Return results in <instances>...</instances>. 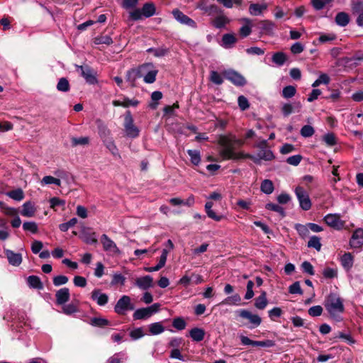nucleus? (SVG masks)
Returning <instances> with one entry per match:
<instances>
[{"mask_svg":"<svg viewBox=\"0 0 363 363\" xmlns=\"http://www.w3.org/2000/svg\"><path fill=\"white\" fill-rule=\"evenodd\" d=\"M218 144L220 146L219 155L223 160L250 159L255 164H260L261 160L272 161L274 159V155L269 149L261 150L256 155L242 152H236V146H242L244 144V141L237 138L235 135L232 134L219 135Z\"/></svg>","mask_w":363,"mask_h":363,"instance_id":"obj_1","label":"nucleus"},{"mask_svg":"<svg viewBox=\"0 0 363 363\" xmlns=\"http://www.w3.org/2000/svg\"><path fill=\"white\" fill-rule=\"evenodd\" d=\"M324 306L330 317L335 321L342 320V314L345 311L343 300L337 294L330 293L325 299Z\"/></svg>","mask_w":363,"mask_h":363,"instance_id":"obj_2","label":"nucleus"},{"mask_svg":"<svg viewBox=\"0 0 363 363\" xmlns=\"http://www.w3.org/2000/svg\"><path fill=\"white\" fill-rule=\"evenodd\" d=\"M140 77H143V80L147 84H152L156 80L158 70L151 62L144 63L138 67Z\"/></svg>","mask_w":363,"mask_h":363,"instance_id":"obj_3","label":"nucleus"},{"mask_svg":"<svg viewBox=\"0 0 363 363\" xmlns=\"http://www.w3.org/2000/svg\"><path fill=\"white\" fill-rule=\"evenodd\" d=\"M156 8L153 3H145L143 4L141 9H136L130 12V19L133 21L140 20L143 16L150 18L155 14Z\"/></svg>","mask_w":363,"mask_h":363,"instance_id":"obj_4","label":"nucleus"},{"mask_svg":"<svg viewBox=\"0 0 363 363\" xmlns=\"http://www.w3.org/2000/svg\"><path fill=\"white\" fill-rule=\"evenodd\" d=\"M135 309V305L129 296L123 295L114 306V312L120 315H125L129 311Z\"/></svg>","mask_w":363,"mask_h":363,"instance_id":"obj_5","label":"nucleus"},{"mask_svg":"<svg viewBox=\"0 0 363 363\" xmlns=\"http://www.w3.org/2000/svg\"><path fill=\"white\" fill-rule=\"evenodd\" d=\"M160 306L159 303H154L146 308L136 309L133 314V318L135 320L148 319L159 311Z\"/></svg>","mask_w":363,"mask_h":363,"instance_id":"obj_6","label":"nucleus"},{"mask_svg":"<svg viewBox=\"0 0 363 363\" xmlns=\"http://www.w3.org/2000/svg\"><path fill=\"white\" fill-rule=\"evenodd\" d=\"M323 221L330 228L341 230L344 228L345 221L341 219L340 214L328 213L323 217Z\"/></svg>","mask_w":363,"mask_h":363,"instance_id":"obj_7","label":"nucleus"},{"mask_svg":"<svg viewBox=\"0 0 363 363\" xmlns=\"http://www.w3.org/2000/svg\"><path fill=\"white\" fill-rule=\"evenodd\" d=\"M294 192L300 207L303 211H308L311 208L312 203L307 191L302 186H298L295 189Z\"/></svg>","mask_w":363,"mask_h":363,"instance_id":"obj_8","label":"nucleus"},{"mask_svg":"<svg viewBox=\"0 0 363 363\" xmlns=\"http://www.w3.org/2000/svg\"><path fill=\"white\" fill-rule=\"evenodd\" d=\"M124 128L127 136L135 138L139 135L138 128L133 123V118L130 112L127 111L125 116Z\"/></svg>","mask_w":363,"mask_h":363,"instance_id":"obj_9","label":"nucleus"},{"mask_svg":"<svg viewBox=\"0 0 363 363\" xmlns=\"http://www.w3.org/2000/svg\"><path fill=\"white\" fill-rule=\"evenodd\" d=\"M240 340L242 345H252L254 347H272L275 346V342L272 340H265L262 341L252 340L245 335H240Z\"/></svg>","mask_w":363,"mask_h":363,"instance_id":"obj_10","label":"nucleus"},{"mask_svg":"<svg viewBox=\"0 0 363 363\" xmlns=\"http://www.w3.org/2000/svg\"><path fill=\"white\" fill-rule=\"evenodd\" d=\"M224 77L231 82L234 85L237 86H243L246 84L247 81L245 77L241 75L240 73L234 71V70H227L225 71Z\"/></svg>","mask_w":363,"mask_h":363,"instance_id":"obj_11","label":"nucleus"},{"mask_svg":"<svg viewBox=\"0 0 363 363\" xmlns=\"http://www.w3.org/2000/svg\"><path fill=\"white\" fill-rule=\"evenodd\" d=\"M79 238L83 242L89 245L96 244L98 242L96 233L92 231L91 228L84 225L81 227Z\"/></svg>","mask_w":363,"mask_h":363,"instance_id":"obj_12","label":"nucleus"},{"mask_svg":"<svg viewBox=\"0 0 363 363\" xmlns=\"http://www.w3.org/2000/svg\"><path fill=\"white\" fill-rule=\"evenodd\" d=\"M172 14L174 18L180 23L187 26L192 28H196L197 24L190 17L184 14L180 10L176 9L172 11Z\"/></svg>","mask_w":363,"mask_h":363,"instance_id":"obj_13","label":"nucleus"},{"mask_svg":"<svg viewBox=\"0 0 363 363\" xmlns=\"http://www.w3.org/2000/svg\"><path fill=\"white\" fill-rule=\"evenodd\" d=\"M236 313L240 318H246L249 320V322L252 324L250 328H257L261 324L262 319L258 315L252 314L251 312L245 309L238 310L236 311Z\"/></svg>","mask_w":363,"mask_h":363,"instance_id":"obj_14","label":"nucleus"},{"mask_svg":"<svg viewBox=\"0 0 363 363\" xmlns=\"http://www.w3.org/2000/svg\"><path fill=\"white\" fill-rule=\"evenodd\" d=\"M77 70L81 71L82 76L88 84H96L98 83L96 72L89 66H77Z\"/></svg>","mask_w":363,"mask_h":363,"instance_id":"obj_15","label":"nucleus"},{"mask_svg":"<svg viewBox=\"0 0 363 363\" xmlns=\"http://www.w3.org/2000/svg\"><path fill=\"white\" fill-rule=\"evenodd\" d=\"M101 242L104 251L114 254L120 253V250L117 247L116 244L107 235L103 234L101 236Z\"/></svg>","mask_w":363,"mask_h":363,"instance_id":"obj_16","label":"nucleus"},{"mask_svg":"<svg viewBox=\"0 0 363 363\" xmlns=\"http://www.w3.org/2000/svg\"><path fill=\"white\" fill-rule=\"evenodd\" d=\"M350 245L352 248H359L363 245V228H357L353 232Z\"/></svg>","mask_w":363,"mask_h":363,"instance_id":"obj_17","label":"nucleus"},{"mask_svg":"<svg viewBox=\"0 0 363 363\" xmlns=\"http://www.w3.org/2000/svg\"><path fill=\"white\" fill-rule=\"evenodd\" d=\"M4 254L11 265L18 267L22 263L23 258L21 253H16L11 250L4 249Z\"/></svg>","mask_w":363,"mask_h":363,"instance_id":"obj_18","label":"nucleus"},{"mask_svg":"<svg viewBox=\"0 0 363 363\" xmlns=\"http://www.w3.org/2000/svg\"><path fill=\"white\" fill-rule=\"evenodd\" d=\"M91 298L100 306H105L108 301V296L101 293L99 289H94L91 292Z\"/></svg>","mask_w":363,"mask_h":363,"instance_id":"obj_19","label":"nucleus"},{"mask_svg":"<svg viewBox=\"0 0 363 363\" xmlns=\"http://www.w3.org/2000/svg\"><path fill=\"white\" fill-rule=\"evenodd\" d=\"M69 289L67 287L62 288L55 293L56 303L57 305H64L69 301Z\"/></svg>","mask_w":363,"mask_h":363,"instance_id":"obj_20","label":"nucleus"},{"mask_svg":"<svg viewBox=\"0 0 363 363\" xmlns=\"http://www.w3.org/2000/svg\"><path fill=\"white\" fill-rule=\"evenodd\" d=\"M167 255H168L167 249H163L162 251V255L160 257V260H159V262L157 263V264L154 267H150L146 268L145 271L149 272L159 271L160 269H162L165 265Z\"/></svg>","mask_w":363,"mask_h":363,"instance_id":"obj_21","label":"nucleus"},{"mask_svg":"<svg viewBox=\"0 0 363 363\" xmlns=\"http://www.w3.org/2000/svg\"><path fill=\"white\" fill-rule=\"evenodd\" d=\"M230 19L223 14H219L211 21V24L213 27L218 29H221L225 27L226 25L229 24Z\"/></svg>","mask_w":363,"mask_h":363,"instance_id":"obj_22","label":"nucleus"},{"mask_svg":"<svg viewBox=\"0 0 363 363\" xmlns=\"http://www.w3.org/2000/svg\"><path fill=\"white\" fill-rule=\"evenodd\" d=\"M35 211L34 204L31 201H27L23 204L21 214L24 217L31 218L34 216Z\"/></svg>","mask_w":363,"mask_h":363,"instance_id":"obj_23","label":"nucleus"},{"mask_svg":"<svg viewBox=\"0 0 363 363\" xmlns=\"http://www.w3.org/2000/svg\"><path fill=\"white\" fill-rule=\"evenodd\" d=\"M213 206V203L211 201H207L205 204V211L208 217L216 221H220L221 220L225 218V216L218 215L215 213L213 210H212Z\"/></svg>","mask_w":363,"mask_h":363,"instance_id":"obj_24","label":"nucleus"},{"mask_svg":"<svg viewBox=\"0 0 363 363\" xmlns=\"http://www.w3.org/2000/svg\"><path fill=\"white\" fill-rule=\"evenodd\" d=\"M340 262L342 267L349 271L352 269L354 263V257L350 252H345L340 257Z\"/></svg>","mask_w":363,"mask_h":363,"instance_id":"obj_25","label":"nucleus"},{"mask_svg":"<svg viewBox=\"0 0 363 363\" xmlns=\"http://www.w3.org/2000/svg\"><path fill=\"white\" fill-rule=\"evenodd\" d=\"M138 78H140L138 67L130 69L127 71L125 79L128 82L130 83L132 87L135 86V82Z\"/></svg>","mask_w":363,"mask_h":363,"instance_id":"obj_26","label":"nucleus"},{"mask_svg":"<svg viewBox=\"0 0 363 363\" xmlns=\"http://www.w3.org/2000/svg\"><path fill=\"white\" fill-rule=\"evenodd\" d=\"M221 45L225 48H231L237 42V38L234 34L225 33L223 35Z\"/></svg>","mask_w":363,"mask_h":363,"instance_id":"obj_27","label":"nucleus"},{"mask_svg":"<svg viewBox=\"0 0 363 363\" xmlns=\"http://www.w3.org/2000/svg\"><path fill=\"white\" fill-rule=\"evenodd\" d=\"M275 28V23L269 20H264L259 22V28L262 33L271 35Z\"/></svg>","mask_w":363,"mask_h":363,"instance_id":"obj_28","label":"nucleus"},{"mask_svg":"<svg viewBox=\"0 0 363 363\" xmlns=\"http://www.w3.org/2000/svg\"><path fill=\"white\" fill-rule=\"evenodd\" d=\"M242 21L245 23L240 28L239 33L242 38H246L252 33V21L250 19L246 18H242Z\"/></svg>","mask_w":363,"mask_h":363,"instance_id":"obj_29","label":"nucleus"},{"mask_svg":"<svg viewBox=\"0 0 363 363\" xmlns=\"http://www.w3.org/2000/svg\"><path fill=\"white\" fill-rule=\"evenodd\" d=\"M62 313L67 315L77 313L79 311V302L77 301L69 304L65 303L62 305Z\"/></svg>","mask_w":363,"mask_h":363,"instance_id":"obj_30","label":"nucleus"},{"mask_svg":"<svg viewBox=\"0 0 363 363\" xmlns=\"http://www.w3.org/2000/svg\"><path fill=\"white\" fill-rule=\"evenodd\" d=\"M27 284L30 288L43 289V284L40 279L35 275H30L27 278Z\"/></svg>","mask_w":363,"mask_h":363,"instance_id":"obj_31","label":"nucleus"},{"mask_svg":"<svg viewBox=\"0 0 363 363\" xmlns=\"http://www.w3.org/2000/svg\"><path fill=\"white\" fill-rule=\"evenodd\" d=\"M189 336L196 342H201L204 339V330L199 328H194L189 331Z\"/></svg>","mask_w":363,"mask_h":363,"instance_id":"obj_32","label":"nucleus"},{"mask_svg":"<svg viewBox=\"0 0 363 363\" xmlns=\"http://www.w3.org/2000/svg\"><path fill=\"white\" fill-rule=\"evenodd\" d=\"M152 278L148 275L138 278L136 280L137 286L143 289H147L150 288L152 286Z\"/></svg>","mask_w":363,"mask_h":363,"instance_id":"obj_33","label":"nucleus"},{"mask_svg":"<svg viewBox=\"0 0 363 363\" xmlns=\"http://www.w3.org/2000/svg\"><path fill=\"white\" fill-rule=\"evenodd\" d=\"M267 8V4H251L249 7L250 13L252 16H259Z\"/></svg>","mask_w":363,"mask_h":363,"instance_id":"obj_34","label":"nucleus"},{"mask_svg":"<svg viewBox=\"0 0 363 363\" xmlns=\"http://www.w3.org/2000/svg\"><path fill=\"white\" fill-rule=\"evenodd\" d=\"M350 22L349 15L345 12H339L335 16V23L342 27L346 26Z\"/></svg>","mask_w":363,"mask_h":363,"instance_id":"obj_35","label":"nucleus"},{"mask_svg":"<svg viewBox=\"0 0 363 363\" xmlns=\"http://www.w3.org/2000/svg\"><path fill=\"white\" fill-rule=\"evenodd\" d=\"M90 324L95 327L104 328L111 325L110 321L104 318L94 317L90 320Z\"/></svg>","mask_w":363,"mask_h":363,"instance_id":"obj_36","label":"nucleus"},{"mask_svg":"<svg viewBox=\"0 0 363 363\" xmlns=\"http://www.w3.org/2000/svg\"><path fill=\"white\" fill-rule=\"evenodd\" d=\"M0 210L1 211L9 216H15L18 215V209L8 206L4 202L0 201Z\"/></svg>","mask_w":363,"mask_h":363,"instance_id":"obj_37","label":"nucleus"},{"mask_svg":"<svg viewBox=\"0 0 363 363\" xmlns=\"http://www.w3.org/2000/svg\"><path fill=\"white\" fill-rule=\"evenodd\" d=\"M149 332L152 335H157L164 331V328L161 322H156L149 325Z\"/></svg>","mask_w":363,"mask_h":363,"instance_id":"obj_38","label":"nucleus"},{"mask_svg":"<svg viewBox=\"0 0 363 363\" xmlns=\"http://www.w3.org/2000/svg\"><path fill=\"white\" fill-rule=\"evenodd\" d=\"M286 60V55L283 52H275L274 53L272 57V62L279 67L282 66L285 63Z\"/></svg>","mask_w":363,"mask_h":363,"instance_id":"obj_39","label":"nucleus"},{"mask_svg":"<svg viewBox=\"0 0 363 363\" xmlns=\"http://www.w3.org/2000/svg\"><path fill=\"white\" fill-rule=\"evenodd\" d=\"M260 189L266 194H271L274 189V184L270 179H264L261 183Z\"/></svg>","mask_w":363,"mask_h":363,"instance_id":"obj_40","label":"nucleus"},{"mask_svg":"<svg viewBox=\"0 0 363 363\" xmlns=\"http://www.w3.org/2000/svg\"><path fill=\"white\" fill-rule=\"evenodd\" d=\"M351 12L353 16L363 13V1L352 0L351 2Z\"/></svg>","mask_w":363,"mask_h":363,"instance_id":"obj_41","label":"nucleus"},{"mask_svg":"<svg viewBox=\"0 0 363 363\" xmlns=\"http://www.w3.org/2000/svg\"><path fill=\"white\" fill-rule=\"evenodd\" d=\"M6 195L17 201H21L24 199L23 191L20 188L6 192Z\"/></svg>","mask_w":363,"mask_h":363,"instance_id":"obj_42","label":"nucleus"},{"mask_svg":"<svg viewBox=\"0 0 363 363\" xmlns=\"http://www.w3.org/2000/svg\"><path fill=\"white\" fill-rule=\"evenodd\" d=\"M265 208L278 213L282 218L286 216L284 208L279 204L268 203L265 205Z\"/></svg>","mask_w":363,"mask_h":363,"instance_id":"obj_43","label":"nucleus"},{"mask_svg":"<svg viewBox=\"0 0 363 363\" xmlns=\"http://www.w3.org/2000/svg\"><path fill=\"white\" fill-rule=\"evenodd\" d=\"M57 89L62 92L69 91L70 89V85L68 79L65 77L60 78L57 84Z\"/></svg>","mask_w":363,"mask_h":363,"instance_id":"obj_44","label":"nucleus"},{"mask_svg":"<svg viewBox=\"0 0 363 363\" xmlns=\"http://www.w3.org/2000/svg\"><path fill=\"white\" fill-rule=\"evenodd\" d=\"M187 154L190 157L191 162L194 165H199L201 162L200 152L196 150H188Z\"/></svg>","mask_w":363,"mask_h":363,"instance_id":"obj_45","label":"nucleus"},{"mask_svg":"<svg viewBox=\"0 0 363 363\" xmlns=\"http://www.w3.org/2000/svg\"><path fill=\"white\" fill-rule=\"evenodd\" d=\"M169 50L164 47L161 48H148L146 52L148 53H152L154 56L157 57H160L166 55L168 52Z\"/></svg>","mask_w":363,"mask_h":363,"instance_id":"obj_46","label":"nucleus"},{"mask_svg":"<svg viewBox=\"0 0 363 363\" xmlns=\"http://www.w3.org/2000/svg\"><path fill=\"white\" fill-rule=\"evenodd\" d=\"M267 305V300L266 297V293L264 291L260 296H259L255 302V306L257 308L263 310Z\"/></svg>","mask_w":363,"mask_h":363,"instance_id":"obj_47","label":"nucleus"},{"mask_svg":"<svg viewBox=\"0 0 363 363\" xmlns=\"http://www.w3.org/2000/svg\"><path fill=\"white\" fill-rule=\"evenodd\" d=\"M307 246L308 247H313L317 251H320L322 247L320 238L315 235L311 236L308 242Z\"/></svg>","mask_w":363,"mask_h":363,"instance_id":"obj_48","label":"nucleus"},{"mask_svg":"<svg viewBox=\"0 0 363 363\" xmlns=\"http://www.w3.org/2000/svg\"><path fill=\"white\" fill-rule=\"evenodd\" d=\"M126 359V355L124 352H116L110 357L106 363H121L123 360Z\"/></svg>","mask_w":363,"mask_h":363,"instance_id":"obj_49","label":"nucleus"},{"mask_svg":"<svg viewBox=\"0 0 363 363\" xmlns=\"http://www.w3.org/2000/svg\"><path fill=\"white\" fill-rule=\"evenodd\" d=\"M330 82V79L329 76L325 73H322L320 74L318 78L312 84L313 87H317L320 84H328Z\"/></svg>","mask_w":363,"mask_h":363,"instance_id":"obj_50","label":"nucleus"},{"mask_svg":"<svg viewBox=\"0 0 363 363\" xmlns=\"http://www.w3.org/2000/svg\"><path fill=\"white\" fill-rule=\"evenodd\" d=\"M296 89L295 86L289 85L285 86L282 90V96L285 99H290L295 96Z\"/></svg>","mask_w":363,"mask_h":363,"instance_id":"obj_51","label":"nucleus"},{"mask_svg":"<svg viewBox=\"0 0 363 363\" xmlns=\"http://www.w3.org/2000/svg\"><path fill=\"white\" fill-rule=\"evenodd\" d=\"M295 229L298 232V235L302 238H306L309 235L308 223L306 225L297 223L295 225Z\"/></svg>","mask_w":363,"mask_h":363,"instance_id":"obj_52","label":"nucleus"},{"mask_svg":"<svg viewBox=\"0 0 363 363\" xmlns=\"http://www.w3.org/2000/svg\"><path fill=\"white\" fill-rule=\"evenodd\" d=\"M94 43L95 45L105 44L109 45L113 43L112 38L108 35H101L96 37L94 39Z\"/></svg>","mask_w":363,"mask_h":363,"instance_id":"obj_53","label":"nucleus"},{"mask_svg":"<svg viewBox=\"0 0 363 363\" xmlns=\"http://www.w3.org/2000/svg\"><path fill=\"white\" fill-rule=\"evenodd\" d=\"M323 140L328 146L332 147L337 144V139L334 133H328L323 135Z\"/></svg>","mask_w":363,"mask_h":363,"instance_id":"obj_54","label":"nucleus"},{"mask_svg":"<svg viewBox=\"0 0 363 363\" xmlns=\"http://www.w3.org/2000/svg\"><path fill=\"white\" fill-rule=\"evenodd\" d=\"M172 326L178 330H182L185 329L186 323L183 318L177 317L173 319Z\"/></svg>","mask_w":363,"mask_h":363,"instance_id":"obj_55","label":"nucleus"},{"mask_svg":"<svg viewBox=\"0 0 363 363\" xmlns=\"http://www.w3.org/2000/svg\"><path fill=\"white\" fill-rule=\"evenodd\" d=\"M41 184L43 185L53 184L60 186L61 185V182L59 179L55 178L52 176H45L41 180Z\"/></svg>","mask_w":363,"mask_h":363,"instance_id":"obj_56","label":"nucleus"},{"mask_svg":"<svg viewBox=\"0 0 363 363\" xmlns=\"http://www.w3.org/2000/svg\"><path fill=\"white\" fill-rule=\"evenodd\" d=\"M314 128L310 125H303L300 130L301 136L304 138L311 137L314 134Z\"/></svg>","mask_w":363,"mask_h":363,"instance_id":"obj_57","label":"nucleus"},{"mask_svg":"<svg viewBox=\"0 0 363 363\" xmlns=\"http://www.w3.org/2000/svg\"><path fill=\"white\" fill-rule=\"evenodd\" d=\"M77 223V219L76 218H71L68 222L63 223L59 225V229L62 232H67L69 228L73 227Z\"/></svg>","mask_w":363,"mask_h":363,"instance_id":"obj_58","label":"nucleus"},{"mask_svg":"<svg viewBox=\"0 0 363 363\" xmlns=\"http://www.w3.org/2000/svg\"><path fill=\"white\" fill-rule=\"evenodd\" d=\"M241 301V298L239 294H235L231 296L227 297L224 301L223 303L228 305H239Z\"/></svg>","mask_w":363,"mask_h":363,"instance_id":"obj_59","label":"nucleus"},{"mask_svg":"<svg viewBox=\"0 0 363 363\" xmlns=\"http://www.w3.org/2000/svg\"><path fill=\"white\" fill-rule=\"evenodd\" d=\"M323 275L325 279H334L337 277V270L334 268L325 267L323 271Z\"/></svg>","mask_w":363,"mask_h":363,"instance_id":"obj_60","label":"nucleus"},{"mask_svg":"<svg viewBox=\"0 0 363 363\" xmlns=\"http://www.w3.org/2000/svg\"><path fill=\"white\" fill-rule=\"evenodd\" d=\"M23 228L26 231H30L32 233H36L38 232V225L35 222L27 221L23 224Z\"/></svg>","mask_w":363,"mask_h":363,"instance_id":"obj_61","label":"nucleus"},{"mask_svg":"<svg viewBox=\"0 0 363 363\" xmlns=\"http://www.w3.org/2000/svg\"><path fill=\"white\" fill-rule=\"evenodd\" d=\"M183 342L184 340L182 337H173L169 340L167 347L172 348V350L179 349L183 345Z\"/></svg>","mask_w":363,"mask_h":363,"instance_id":"obj_62","label":"nucleus"},{"mask_svg":"<svg viewBox=\"0 0 363 363\" xmlns=\"http://www.w3.org/2000/svg\"><path fill=\"white\" fill-rule=\"evenodd\" d=\"M289 292L291 294L302 295L303 291L301 288L299 281H295L289 287Z\"/></svg>","mask_w":363,"mask_h":363,"instance_id":"obj_63","label":"nucleus"},{"mask_svg":"<svg viewBox=\"0 0 363 363\" xmlns=\"http://www.w3.org/2000/svg\"><path fill=\"white\" fill-rule=\"evenodd\" d=\"M145 335L143 328H137L130 332V337L132 340H136Z\"/></svg>","mask_w":363,"mask_h":363,"instance_id":"obj_64","label":"nucleus"}]
</instances>
